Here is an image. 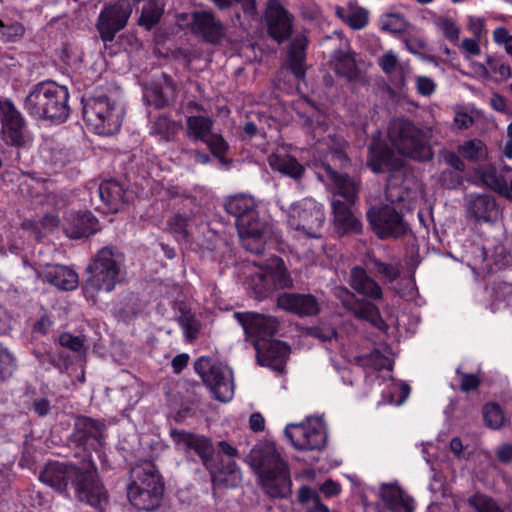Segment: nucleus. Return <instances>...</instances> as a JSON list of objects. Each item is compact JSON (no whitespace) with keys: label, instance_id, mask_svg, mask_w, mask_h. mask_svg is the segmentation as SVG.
<instances>
[{"label":"nucleus","instance_id":"obj_36","mask_svg":"<svg viewBox=\"0 0 512 512\" xmlns=\"http://www.w3.org/2000/svg\"><path fill=\"white\" fill-rule=\"evenodd\" d=\"M268 163L272 170L294 180H300L305 173V167L296 158L287 154H271Z\"/></svg>","mask_w":512,"mask_h":512},{"label":"nucleus","instance_id":"obj_58","mask_svg":"<svg viewBox=\"0 0 512 512\" xmlns=\"http://www.w3.org/2000/svg\"><path fill=\"white\" fill-rule=\"evenodd\" d=\"M382 29L393 34L402 33L406 28L404 18L399 14H389L382 19Z\"/></svg>","mask_w":512,"mask_h":512},{"label":"nucleus","instance_id":"obj_1","mask_svg":"<svg viewBox=\"0 0 512 512\" xmlns=\"http://www.w3.org/2000/svg\"><path fill=\"white\" fill-rule=\"evenodd\" d=\"M39 479L60 493L65 492L71 484L79 501L100 512L105 510L108 503L107 491L98 478L96 465L90 456L81 466L71 462H49L41 471Z\"/></svg>","mask_w":512,"mask_h":512},{"label":"nucleus","instance_id":"obj_26","mask_svg":"<svg viewBox=\"0 0 512 512\" xmlns=\"http://www.w3.org/2000/svg\"><path fill=\"white\" fill-rule=\"evenodd\" d=\"M176 97V86L170 76L163 74L162 82H153L144 88L143 99L156 109L165 108Z\"/></svg>","mask_w":512,"mask_h":512},{"label":"nucleus","instance_id":"obj_50","mask_svg":"<svg viewBox=\"0 0 512 512\" xmlns=\"http://www.w3.org/2000/svg\"><path fill=\"white\" fill-rule=\"evenodd\" d=\"M468 504L477 512H504L491 497L482 493L469 497Z\"/></svg>","mask_w":512,"mask_h":512},{"label":"nucleus","instance_id":"obj_37","mask_svg":"<svg viewBox=\"0 0 512 512\" xmlns=\"http://www.w3.org/2000/svg\"><path fill=\"white\" fill-rule=\"evenodd\" d=\"M334 70L335 72L347 79L348 81L355 80L359 75V70L356 65L354 53L350 50L338 49L334 52Z\"/></svg>","mask_w":512,"mask_h":512},{"label":"nucleus","instance_id":"obj_33","mask_svg":"<svg viewBox=\"0 0 512 512\" xmlns=\"http://www.w3.org/2000/svg\"><path fill=\"white\" fill-rule=\"evenodd\" d=\"M64 228L67 236L78 239L88 237L98 230V221L91 212L71 214Z\"/></svg>","mask_w":512,"mask_h":512},{"label":"nucleus","instance_id":"obj_3","mask_svg":"<svg viewBox=\"0 0 512 512\" xmlns=\"http://www.w3.org/2000/svg\"><path fill=\"white\" fill-rule=\"evenodd\" d=\"M387 137L392 148L404 158L421 163L433 159L434 152L429 137L409 119L391 120L387 129Z\"/></svg>","mask_w":512,"mask_h":512},{"label":"nucleus","instance_id":"obj_23","mask_svg":"<svg viewBox=\"0 0 512 512\" xmlns=\"http://www.w3.org/2000/svg\"><path fill=\"white\" fill-rule=\"evenodd\" d=\"M254 348L260 365L271 367L279 372L284 369L290 354V347L285 342L274 339L270 341H255Z\"/></svg>","mask_w":512,"mask_h":512},{"label":"nucleus","instance_id":"obj_32","mask_svg":"<svg viewBox=\"0 0 512 512\" xmlns=\"http://www.w3.org/2000/svg\"><path fill=\"white\" fill-rule=\"evenodd\" d=\"M42 276L46 282L61 290L70 291L78 286V274L64 265L47 264Z\"/></svg>","mask_w":512,"mask_h":512},{"label":"nucleus","instance_id":"obj_7","mask_svg":"<svg viewBox=\"0 0 512 512\" xmlns=\"http://www.w3.org/2000/svg\"><path fill=\"white\" fill-rule=\"evenodd\" d=\"M366 217L379 239L402 238L411 232L402 211L397 210L393 204L374 205L368 209Z\"/></svg>","mask_w":512,"mask_h":512},{"label":"nucleus","instance_id":"obj_12","mask_svg":"<svg viewBox=\"0 0 512 512\" xmlns=\"http://www.w3.org/2000/svg\"><path fill=\"white\" fill-rule=\"evenodd\" d=\"M285 436L299 450H320L326 444V429L321 417H307L305 422L288 424Z\"/></svg>","mask_w":512,"mask_h":512},{"label":"nucleus","instance_id":"obj_41","mask_svg":"<svg viewBox=\"0 0 512 512\" xmlns=\"http://www.w3.org/2000/svg\"><path fill=\"white\" fill-rule=\"evenodd\" d=\"M303 127L308 133L313 135V138L317 141L326 132L328 128V122L326 116L318 109L313 108L311 112L302 115Z\"/></svg>","mask_w":512,"mask_h":512},{"label":"nucleus","instance_id":"obj_22","mask_svg":"<svg viewBox=\"0 0 512 512\" xmlns=\"http://www.w3.org/2000/svg\"><path fill=\"white\" fill-rule=\"evenodd\" d=\"M246 462L259 476L286 464L276 450L274 443H257L246 457Z\"/></svg>","mask_w":512,"mask_h":512},{"label":"nucleus","instance_id":"obj_19","mask_svg":"<svg viewBox=\"0 0 512 512\" xmlns=\"http://www.w3.org/2000/svg\"><path fill=\"white\" fill-rule=\"evenodd\" d=\"M268 35L282 43L292 34L293 16L278 0H270L266 10Z\"/></svg>","mask_w":512,"mask_h":512},{"label":"nucleus","instance_id":"obj_47","mask_svg":"<svg viewBox=\"0 0 512 512\" xmlns=\"http://www.w3.org/2000/svg\"><path fill=\"white\" fill-rule=\"evenodd\" d=\"M298 501L302 504H311L306 512H329L327 506L320 502V497L313 489L302 486L297 494Z\"/></svg>","mask_w":512,"mask_h":512},{"label":"nucleus","instance_id":"obj_11","mask_svg":"<svg viewBox=\"0 0 512 512\" xmlns=\"http://www.w3.org/2000/svg\"><path fill=\"white\" fill-rule=\"evenodd\" d=\"M384 140L373 137L367 149L366 166L375 174L389 173L386 196L391 202L390 182L395 173L404 169V161L398 157L394 150Z\"/></svg>","mask_w":512,"mask_h":512},{"label":"nucleus","instance_id":"obj_54","mask_svg":"<svg viewBox=\"0 0 512 512\" xmlns=\"http://www.w3.org/2000/svg\"><path fill=\"white\" fill-rule=\"evenodd\" d=\"M435 25L450 42L454 44L458 42L460 29L452 18L439 17Z\"/></svg>","mask_w":512,"mask_h":512},{"label":"nucleus","instance_id":"obj_20","mask_svg":"<svg viewBox=\"0 0 512 512\" xmlns=\"http://www.w3.org/2000/svg\"><path fill=\"white\" fill-rule=\"evenodd\" d=\"M191 31L203 41L219 44L225 37V27L211 11H194L191 14Z\"/></svg>","mask_w":512,"mask_h":512},{"label":"nucleus","instance_id":"obj_62","mask_svg":"<svg viewBox=\"0 0 512 512\" xmlns=\"http://www.w3.org/2000/svg\"><path fill=\"white\" fill-rule=\"evenodd\" d=\"M378 65L381 67L383 72L390 76L398 69H400V65L398 62L397 56L393 51H387L378 59Z\"/></svg>","mask_w":512,"mask_h":512},{"label":"nucleus","instance_id":"obj_57","mask_svg":"<svg viewBox=\"0 0 512 512\" xmlns=\"http://www.w3.org/2000/svg\"><path fill=\"white\" fill-rule=\"evenodd\" d=\"M59 343L63 348L78 354H83L86 350L85 338L83 336H74L68 332H64L59 336Z\"/></svg>","mask_w":512,"mask_h":512},{"label":"nucleus","instance_id":"obj_15","mask_svg":"<svg viewBox=\"0 0 512 512\" xmlns=\"http://www.w3.org/2000/svg\"><path fill=\"white\" fill-rule=\"evenodd\" d=\"M334 295L355 318L368 321L378 329L386 327L380 311L374 303L356 297L353 292L343 286L336 287Z\"/></svg>","mask_w":512,"mask_h":512},{"label":"nucleus","instance_id":"obj_46","mask_svg":"<svg viewBox=\"0 0 512 512\" xmlns=\"http://www.w3.org/2000/svg\"><path fill=\"white\" fill-rule=\"evenodd\" d=\"M163 14V4L159 0H150L142 8L139 24L151 29L156 25Z\"/></svg>","mask_w":512,"mask_h":512},{"label":"nucleus","instance_id":"obj_34","mask_svg":"<svg viewBox=\"0 0 512 512\" xmlns=\"http://www.w3.org/2000/svg\"><path fill=\"white\" fill-rule=\"evenodd\" d=\"M271 283L272 290L291 288L293 280L285 267L284 261L277 256L269 259L263 266Z\"/></svg>","mask_w":512,"mask_h":512},{"label":"nucleus","instance_id":"obj_60","mask_svg":"<svg viewBox=\"0 0 512 512\" xmlns=\"http://www.w3.org/2000/svg\"><path fill=\"white\" fill-rule=\"evenodd\" d=\"M242 246L245 250L259 255L265 250L266 236H240Z\"/></svg>","mask_w":512,"mask_h":512},{"label":"nucleus","instance_id":"obj_13","mask_svg":"<svg viewBox=\"0 0 512 512\" xmlns=\"http://www.w3.org/2000/svg\"><path fill=\"white\" fill-rule=\"evenodd\" d=\"M131 13L130 0H118L105 5L96 21L101 40L105 43L112 42L116 34L126 27Z\"/></svg>","mask_w":512,"mask_h":512},{"label":"nucleus","instance_id":"obj_25","mask_svg":"<svg viewBox=\"0 0 512 512\" xmlns=\"http://www.w3.org/2000/svg\"><path fill=\"white\" fill-rule=\"evenodd\" d=\"M467 212L477 222L490 223L497 220L500 210L493 196L470 194L467 196Z\"/></svg>","mask_w":512,"mask_h":512},{"label":"nucleus","instance_id":"obj_35","mask_svg":"<svg viewBox=\"0 0 512 512\" xmlns=\"http://www.w3.org/2000/svg\"><path fill=\"white\" fill-rule=\"evenodd\" d=\"M475 174L486 187L510 198V189L506 178L493 165L480 166L475 170Z\"/></svg>","mask_w":512,"mask_h":512},{"label":"nucleus","instance_id":"obj_5","mask_svg":"<svg viewBox=\"0 0 512 512\" xmlns=\"http://www.w3.org/2000/svg\"><path fill=\"white\" fill-rule=\"evenodd\" d=\"M163 492L161 477L153 463L146 461L132 468L127 497L135 508L155 510L161 503Z\"/></svg>","mask_w":512,"mask_h":512},{"label":"nucleus","instance_id":"obj_63","mask_svg":"<svg viewBox=\"0 0 512 512\" xmlns=\"http://www.w3.org/2000/svg\"><path fill=\"white\" fill-rule=\"evenodd\" d=\"M394 291L401 298L406 300L414 299L417 295V287L414 278L402 280L394 287Z\"/></svg>","mask_w":512,"mask_h":512},{"label":"nucleus","instance_id":"obj_59","mask_svg":"<svg viewBox=\"0 0 512 512\" xmlns=\"http://www.w3.org/2000/svg\"><path fill=\"white\" fill-rule=\"evenodd\" d=\"M14 358L11 353L0 344V382L12 375Z\"/></svg>","mask_w":512,"mask_h":512},{"label":"nucleus","instance_id":"obj_9","mask_svg":"<svg viewBox=\"0 0 512 512\" xmlns=\"http://www.w3.org/2000/svg\"><path fill=\"white\" fill-rule=\"evenodd\" d=\"M194 369L204 384L213 393L215 399L228 402L234 394L232 371L221 363L208 357H200L194 363Z\"/></svg>","mask_w":512,"mask_h":512},{"label":"nucleus","instance_id":"obj_49","mask_svg":"<svg viewBox=\"0 0 512 512\" xmlns=\"http://www.w3.org/2000/svg\"><path fill=\"white\" fill-rule=\"evenodd\" d=\"M250 288L253 290L256 298H265L273 290L268 277H266V271L262 267L261 271L255 273L250 280Z\"/></svg>","mask_w":512,"mask_h":512},{"label":"nucleus","instance_id":"obj_64","mask_svg":"<svg viewBox=\"0 0 512 512\" xmlns=\"http://www.w3.org/2000/svg\"><path fill=\"white\" fill-rule=\"evenodd\" d=\"M178 322L184 329L187 337L193 338L197 333V327L193 315L181 309V314L178 317Z\"/></svg>","mask_w":512,"mask_h":512},{"label":"nucleus","instance_id":"obj_4","mask_svg":"<svg viewBox=\"0 0 512 512\" xmlns=\"http://www.w3.org/2000/svg\"><path fill=\"white\" fill-rule=\"evenodd\" d=\"M124 261V255L118 249H100L86 268L90 276L85 284V292L92 297L100 291L111 292L124 278Z\"/></svg>","mask_w":512,"mask_h":512},{"label":"nucleus","instance_id":"obj_14","mask_svg":"<svg viewBox=\"0 0 512 512\" xmlns=\"http://www.w3.org/2000/svg\"><path fill=\"white\" fill-rule=\"evenodd\" d=\"M0 123L3 141L13 147H23L26 143V121L10 99H0Z\"/></svg>","mask_w":512,"mask_h":512},{"label":"nucleus","instance_id":"obj_6","mask_svg":"<svg viewBox=\"0 0 512 512\" xmlns=\"http://www.w3.org/2000/svg\"><path fill=\"white\" fill-rule=\"evenodd\" d=\"M83 118L86 124L99 135H112L121 126L124 112L115 101L106 95L82 99Z\"/></svg>","mask_w":512,"mask_h":512},{"label":"nucleus","instance_id":"obj_10","mask_svg":"<svg viewBox=\"0 0 512 512\" xmlns=\"http://www.w3.org/2000/svg\"><path fill=\"white\" fill-rule=\"evenodd\" d=\"M288 225L310 238H320L325 223L323 207L312 199H303L289 208Z\"/></svg>","mask_w":512,"mask_h":512},{"label":"nucleus","instance_id":"obj_29","mask_svg":"<svg viewBox=\"0 0 512 512\" xmlns=\"http://www.w3.org/2000/svg\"><path fill=\"white\" fill-rule=\"evenodd\" d=\"M380 498L391 512H414L413 498L397 485L382 484Z\"/></svg>","mask_w":512,"mask_h":512},{"label":"nucleus","instance_id":"obj_39","mask_svg":"<svg viewBox=\"0 0 512 512\" xmlns=\"http://www.w3.org/2000/svg\"><path fill=\"white\" fill-rule=\"evenodd\" d=\"M307 40L304 36H297L292 41L288 51V65L296 78H303L305 75L304 60Z\"/></svg>","mask_w":512,"mask_h":512},{"label":"nucleus","instance_id":"obj_52","mask_svg":"<svg viewBox=\"0 0 512 512\" xmlns=\"http://www.w3.org/2000/svg\"><path fill=\"white\" fill-rule=\"evenodd\" d=\"M483 417L486 425L492 429H498L504 423V414L496 403H488L484 406Z\"/></svg>","mask_w":512,"mask_h":512},{"label":"nucleus","instance_id":"obj_51","mask_svg":"<svg viewBox=\"0 0 512 512\" xmlns=\"http://www.w3.org/2000/svg\"><path fill=\"white\" fill-rule=\"evenodd\" d=\"M343 20L354 30H360L368 24V11L362 7L350 8Z\"/></svg>","mask_w":512,"mask_h":512},{"label":"nucleus","instance_id":"obj_24","mask_svg":"<svg viewBox=\"0 0 512 512\" xmlns=\"http://www.w3.org/2000/svg\"><path fill=\"white\" fill-rule=\"evenodd\" d=\"M350 287L366 301L371 303L383 299V290L379 283L372 278L361 266H354L350 270Z\"/></svg>","mask_w":512,"mask_h":512},{"label":"nucleus","instance_id":"obj_27","mask_svg":"<svg viewBox=\"0 0 512 512\" xmlns=\"http://www.w3.org/2000/svg\"><path fill=\"white\" fill-rule=\"evenodd\" d=\"M265 493L271 498H287L291 494V479L287 464L260 475Z\"/></svg>","mask_w":512,"mask_h":512},{"label":"nucleus","instance_id":"obj_28","mask_svg":"<svg viewBox=\"0 0 512 512\" xmlns=\"http://www.w3.org/2000/svg\"><path fill=\"white\" fill-rule=\"evenodd\" d=\"M353 204L344 203L341 199L332 200L334 226L339 235L359 233L361 231V222L351 211Z\"/></svg>","mask_w":512,"mask_h":512},{"label":"nucleus","instance_id":"obj_45","mask_svg":"<svg viewBox=\"0 0 512 512\" xmlns=\"http://www.w3.org/2000/svg\"><path fill=\"white\" fill-rule=\"evenodd\" d=\"M369 262L373 265L375 272L382 276L385 283L392 284L402 273L400 263H386L376 257H370Z\"/></svg>","mask_w":512,"mask_h":512},{"label":"nucleus","instance_id":"obj_31","mask_svg":"<svg viewBox=\"0 0 512 512\" xmlns=\"http://www.w3.org/2000/svg\"><path fill=\"white\" fill-rule=\"evenodd\" d=\"M334 185L333 199L342 198L344 203H355L359 191V183L347 173H339L328 166V177Z\"/></svg>","mask_w":512,"mask_h":512},{"label":"nucleus","instance_id":"obj_61","mask_svg":"<svg viewBox=\"0 0 512 512\" xmlns=\"http://www.w3.org/2000/svg\"><path fill=\"white\" fill-rule=\"evenodd\" d=\"M25 33V27L20 22L7 23L1 32V38L5 42H16L20 40Z\"/></svg>","mask_w":512,"mask_h":512},{"label":"nucleus","instance_id":"obj_44","mask_svg":"<svg viewBox=\"0 0 512 512\" xmlns=\"http://www.w3.org/2000/svg\"><path fill=\"white\" fill-rule=\"evenodd\" d=\"M486 153V146L479 139L467 140L458 146V154L471 162L483 160L486 157Z\"/></svg>","mask_w":512,"mask_h":512},{"label":"nucleus","instance_id":"obj_2","mask_svg":"<svg viewBox=\"0 0 512 512\" xmlns=\"http://www.w3.org/2000/svg\"><path fill=\"white\" fill-rule=\"evenodd\" d=\"M68 99L65 86L44 81L36 84L26 96L24 108L33 117L62 123L70 114Z\"/></svg>","mask_w":512,"mask_h":512},{"label":"nucleus","instance_id":"obj_38","mask_svg":"<svg viewBox=\"0 0 512 512\" xmlns=\"http://www.w3.org/2000/svg\"><path fill=\"white\" fill-rule=\"evenodd\" d=\"M214 121L209 116L193 115L186 119V135L194 141H206L212 133Z\"/></svg>","mask_w":512,"mask_h":512},{"label":"nucleus","instance_id":"obj_16","mask_svg":"<svg viewBox=\"0 0 512 512\" xmlns=\"http://www.w3.org/2000/svg\"><path fill=\"white\" fill-rule=\"evenodd\" d=\"M235 319L248 337L255 341H270L279 329V321L271 315L256 312H235Z\"/></svg>","mask_w":512,"mask_h":512},{"label":"nucleus","instance_id":"obj_48","mask_svg":"<svg viewBox=\"0 0 512 512\" xmlns=\"http://www.w3.org/2000/svg\"><path fill=\"white\" fill-rule=\"evenodd\" d=\"M359 363L366 368H372L374 370L392 369V361L384 356L380 351L374 350L368 355L359 358Z\"/></svg>","mask_w":512,"mask_h":512},{"label":"nucleus","instance_id":"obj_21","mask_svg":"<svg viewBox=\"0 0 512 512\" xmlns=\"http://www.w3.org/2000/svg\"><path fill=\"white\" fill-rule=\"evenodd\" d=\"M277 306L299 317H313L321 310V303L310 293H282L277 297Z\"/></svg>","mask_w":512,"mask_h":512},{"label":"nucleus","instance_id":"obj_55","mask_svg":"<svg viewBox=\"0 0 512 512\" xmlns=\"http://www.w3.org/2000/svg\"><path fill=\"white\" fill-rule=\"evenodd\" d=\"M190 218L186 214H175L167 221L168 229L177 237L187 238L188 237V223Z\"/></svg>","mask_w":512,"mask_h":512},{"label":"nucleus","instance_id":"obj_56","mask_svg":"<svg viewBox=\"0 0 512 512\" xmlns=\"http://www.w3.org/2000/svg\"><path fill=\"white\" fill-rule=\"evenodd\" d=\"M203 143L208 146L212 155L219 159H222L229 149V145L226 140L222 137L221 134L218 133L212 132L206 138V141H203Z\"/></svg>","mask_w":512,"mask_h":512},{"label":"nucleus","instance_id":"obj_42","mask_svg":"<svg viewBox=\"0 0 512 512\" xmlns=\"http://www.w3.org/2000/svg\"><path fill=\"white\" fill-rule=\"evenodd\" d=\"M236 225L239 236H267V225L259 219L257 212L238 220Z\"/></svg>","mask_w":512,"mask_h":512},{"label":"nucleus","instance_id":"obj_43","mask_svg":"<svg viewBox=\"0 0 512 512\" xmlns=\"http://www.w3.org/2000/svg\"><path fill=\"white\" fill-rule=\"evenodd\" d=\"M344 144H339L338 147L330 148L327 154L324 157L322 162V168L325 171L326 176L328 177V166L337 171L338 169L347 168L350 165V159L348 158L345 150Z\"/></svg>","mask_w":512,"mask_h":512},{"label":"nucleus","instance_id":"obj_18","mask_svg":"<svg viewBox=\"0 0 512 512\" xmlns=\"http://www.w3.org/2000/svg\"><path fill=\"white\" fill-rule=\"evenodd\" d=\"M170 437L178 448L194 451L205 468L212 466L215 448L209 438L175 428L170 430Z\"/></svg>","mask_w":512,"mask_h":512},{"label":"nucleus","instance_id":"obj_53","mask_svg":"<svg viewBox=\"0 0 512 512\" xmlns=\"http://www.w3.org/2000/svg\"><path fill=\"white\" fill-rule=\"evenodd\" d=\"M152 132L165 141H170L175 135V124L166 115H160L152 126Z\"/></svg>","mask_w":512,"mask_h":512},{"label":"nucleus","instance_id":"obj_30","mask_svg":"<svg viewBox=\"0 0 512 512\" xmlns=\"http://www.w3.org/2000/svg\"><path fill=\"white\" fill-rule=\"evenodd\" d=\"M96 193L100 201L110 212H118L128 201L125 189L115 180H106L100 183Z\"/></svg>","mask_w":512,"mask_h":512},{"label":"nucleus","instance_id":"obj_40","mask_svg":"<svg viewBox=\"0 0 512 512\" xmlns=\"http://www.w3.org/2000/svg\"><path fill=\"white\" fill-rule=\"evenodd\" d=\"M226 211L238 220L247 218L255 213V201L252 197L247 195H235L230 197L225 204Z\"/></svg>","mask_w":512,"mask_h":512},{"label":"nucleus","instance_id":"obj_17","mask_svg":"<svg viewBox=\"0 0 512 512\" xmlns=\"http://www.w3.org/2000/svg\"><path fill=\"white\" fill-rule=\"evenodd\" d=\"M105 430L103 422L87 416H77L69 439L77 447L96 451L103 444Z\"/></svg>","mask_w":512,"mask_h":512},{"label":"nucleus","instance_id":"obj_8","mask_svg":"<svg viewBox=\"0 0 512 512\" xmlns=\"http://www.w3.org/2000/svg\"><path fill=\"white\" fill-rule=\"evenodd\" d=\"M239 457L236 447L222 440L217 444V451L212 456V466L207 467L214 487L232 488L241 481V471L235 459Z\"/></svg>","mask_w":512,"mask_h":512}]
</instances>
